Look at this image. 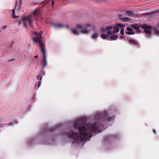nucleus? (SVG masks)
I'll use <instances>...</instances> for the list:
<instances>
[{
  "mask_svg": "<svg viewBox=\"0 0 159 159\" xmlns=\"http://www.w3.org/2000/svg\"><path fill=\"white\" fill-rule=\"evenodd\" d=\"M142 27L143 29L145 30L149 29L148 27L146 24L143 25Z\"/></svg>",
  "mask_w": 159,
  "mask_h": 159,
  "instance_id": "f3484780",
  "label": "nucleus"
},
{
  "mask_svg": "<svg viewBox=\"0 0 159 159\" xmlns=\"http://www.w3.org/2000/svg\"><path fill=\"white\" fill-rule=\"evenodd\" d=\"M79 135L74 133H71L69 137L76 140L78 142H83L85 141H89L91 137V129L87 125H84L81 124L79 126Z\"/></svg>",
  "mask_w": 159,
  "mask_h": 159,
  "instance_id": "f257e3e1",
  "label": "nucleus"
},
{
  "mask_svg": "<svg viewBox=\"0 0 159 159\" xmlns=\"http://www.w3.org/2000/svg\"><path fill=\"white\" fill-rule=\"evenodd\" d=\"M39 76H38L37 77L38 79H39Z\"/></svg>",
  "mask_w": 159,
  "mask_h": 159,
  "instance_id": "473e14b6",
  "label": "nucleus"
},
{
  "mask_svg": "<svg viewBox=\"0 0 159 159\" xmlns=\"http://www.w3.org/2000/svg\"><path fill=\"white\" fill-rule=\"evenodd\" d=\"M12 11H13V13L12 15V16L13 18H15L16 17V16H15V11L14 9H12Z\"/></svg>",
  "mask_w": 159,
  "mask_h": 159,
  "instance_id": "a211bd4d",
  "label": "nucleus"
},
{
  "mask_svg": "<svg viewBox=\"0 0 159 159\" xmlns=\"http://www.w3.org/2000/svg\"><path fill=\"white\" fill-rule=\"evenodd\" d=\"M120 34H121V35H123L124 34V30L123 29V28H121L120 30Z\"/></svg>",
  "mask_w": 159,
  "mask_h": 159,
  "instance_id": "aec40b11",
  "label": "nucleus"
},
{
  "mask_svg": "<svg viewBox=\"0 0 159 159\" xmlns=\"http://www.w3.org/2000/svg\"><path fill=\"white\" fill-rule=\"evenodd\" d=\"M52 26L55 29L61 28L63 27V25L61 24H52Z\"/></svg>",
  "mask_w": 159,
  "mask_h": 159,
  "instance_id": "6e6552de",
  "label": "nucleus"
},
{
  "mask_svg": "<svg viewBox=\"0 0 159 159\" xmlns=\"http://www.w3.org/2000/svg\"><path fill=\"white\" fill-rule=\"evenodd\" d=\"M118 36L117 35H111L110 37V39L111 40H116L118 38Z\"/></svg>",
  "mask_w": 159,
  "mask_h": 159,
  "instance_id": "f8f14e48",
  "label": "nucleus"
},
{
  "mask_svg": "<svg viewBox=\"0 0 159 159\" xmlns=\"http://www.w3.org/2000/svg\"><path fill=\"white\" fill-rule=\"evenodd\" d=\"M129 42L132 45H137L138 43L134 39H129L128 40Z\"/></svg>",
  "mask_w": 159,
  "mask_h": 159,
  "instance_id": "1a4fd4ad",
  "label": "nucleus"
},
{
  "mask_svg": "<svg viewBox=\"0 0 159 159\" xmlns=\"http://www.w3.org/2000/svg\"><path fill=\"white\" fill-rule=\"evenodd\" d=\"M42 79V76H41V77H40V80H41Z\"/></svg>",
  "mask_w": 159,
  "mask_h": 159,
  "instance_id": "c756f323",
  "label": "nucleus"
},
{
  "mask_svg": "<svg viewBox=\"0 0 159 159\" xmlns=\"http://www.w3.org/2000/svg\"><path fill=\"white\" fill-rule=\"evenodd\" d=\"M89 31L87 30L86 29H85L81 31V32L83 34H89Z\"/></svg>",
  "mask_w": 159,
  "mask_h": 159,
  "instance_id": "ddd939ff",
  "label": "nucleus"
},
{
  "mask_svg": "<svg viewBox=\"0 0 159 159\" xmlns=\"http://www.w3.org/2000/svg\"><path fill=\"white\" fill-rule=\"evenodd\" d=\"M41 81H39L38 82V88H39V87H40V85H41Z\"/></svg>",
  "mask_w": 159,
  "mask_h": 159,
  "instance_id": "4be33fe9",
  "label": "nucleus"
},
{
  "mask_svg": "<svg viewBox=\"0 0 159 159\" xmlns=\"http://www.w3.org/2000/svg\"><path fill=\"white\" fill-rule=\"evenodd\" d=\"M100 36L102 38L104 39H106L108 37V36L107 35L103 34H102Z\"/></svg>",
  "mask_w": 159,
  "mask_h": 159,
  "instance_id": "dca6fc26",
  "label": "nucleus"
},
{
  "mask_svg": "<svg viewBox=\"0 0 159 159\" xmlns=\"http://www.w3.org/2000/svg\"><path fill=\"white\" fill-rule=\"evenodd\" d=\"M101 30L103 32H104V31H105L106 30V29H103V28H102L101 29Z\"/></svg>",
  "mask_w": 159,
  "mask_h": 159,
  "instance_id": "5701e85b",
  "label": "nucleus"
},
{
  "mask_svg": "<svg viewBox=\"0 0 159 159\" xmlns=\"http://www.w3.org/2000/svg\"><path fill=\"white\" fill-rule=\"evenodd\" d=\"M52 5H53V4H54V1H52Z\"/></svg>",
  "mask_w": 159,
  "mask_h": 159,
  "instance_id": "2f4dec72",
  "label": "nucleus"
},
{
  "mask_svg": "<svg viewBox=\"0 0 159 159\" xmlns=\"http://www.w3.org/2000/svg\"><path fill=\"white\" fill-rule=\"evenodd\" d=\"M71 31L73 33L75 34L78 35L79 34V33L76 30H71Z\"/></svg>",
  "mask_w": 159,
  "mask_h": 159,
  "instance_id": "6ab92c4d",
  "label": "nucleus"
},
{
  "mask_svg": "<svg viewBox=\"0 0 159 159\" xmlns=\"http://www.w3.org/2000/svg\"><path fill=\"white\" fill-rule=\"evenodd\" d=\"M42 34V33L41 32V33H40L39 34L40 35H41Z\"/></svg>",
  "mask_w": 159,
  "mask_h": 159,
  "instance_id": "7c9ffc66",
  "label": "nucleus"
},
{
  "mask_svg": "<svg viewBox=\"0 0 159 159\" xmlns=\"http://www.w3.org/2000/svg\"><path fill=\"white\" fill-rule=\"evenodd\" d=\"M124 36H120V38H124Z\"/></svg>",
  "mask_w": 159,
  "mask_h": 159,
  "instance_id": "cd10ccee",
  "label": "nucleus"
},
{
  "mask_svg": "<svg viewBox=\"0 0 159 159\" xmlns=\"http://www.w3.org/2000/svg\"><path fill=\"white\" fill-rule=\"evenodd\" d=\"M107 31V34L108 35H112L114 34V31L113 30V26L111 25L107 26L106 28Z\"/></svg>",
  "mask_w": 159,
  "mask_h": 159,
  "instance_id": "39448f33",
  "label": "nucleus"
},
{
  "mask_svg": "<svg viewBox=\"0 0 159 159\" xmlns=\"http://www.w3.org/2000/svg\"><path fill=\"white\" fill-rule=\"evenodd\" d=\"M157 26L158 28H159V23L157 25Z\"/></svg>",
  "mask_w": 159,
  "mask_h": 159,
  "instance_id": "c85d7f7f",
  "label": "nucleus"
},
{
  "mask_svg": "<svg viewBox=\"0 0 159 159\" xmlns=\"http://www.w3.org/2000/svg\"><path fill=\"white\" fill-rule=\"evenodd\" d=\"M126 13H131V14H132V13L131 12V11H127L126 12Z\"/></svg>",
  "mask_w": 159,
  "mask_h": 159,
  "instance_id": "b1692460",
  "label": "nucleus"
},
{
  "mask_svg": "<svg viewBox=\"0 0 159 159\" xmlns=\"http://www.w3.org/2000/svg\"><path fill=\"white\" fill-rule=\"evenodd\" d=\"M98 36V34L96 33H95L92 35V38L93 39H96L97 38Z\"/></svg>",
  "mask_w": 159,
  "mask_h": 159,
  "instance_id": "2eb2a0df",
  "label": "nucleus"
},
{
  "mask_svg": "<svg viewBox=\"0 0 159 159\" xmlns=\"http://www.w3.org/2000/svg\"><path fill=\"white\" fill-rule=\"evenodd\" d=\"M66 27L67 28H69V26L68 25H66Z\"/></svg>",
  "mask_w": 159,
  "mask_h": 159,
  "instance_id": "a878e982",
  "label": "nucleus"
},
{
  "mask_svg": "<svg viewBox=\"0 0 159 159\" xmlns=\"http://www.w3.org/2000/svg\"><path fill=\"white\" fill-rule=\"evenodd\" d=\"M86 27H90L91 30H93L95 28V27L94 25H91L89 24H87L86 25Z\"/></svg>",
  "mask_w": 159,
  "mask_h": 159,
  "instance_id": "4468645a",
  "label": "nucleus"
},
{
  "mask_svg": "<svg viewBox=\"0 0 159 159\" xmlns=\"http://www.w3.org/2000/svg\"><path fill=\"white\" fill-rule=\"evenodd\" d=\"M118 16L119 17L120 19L122 21H126L130 20V19L127 17L120 18V17L122 16V15H119Z\"/></svg>",
  "mask_w": 159,
  "mask_h": 159,
  "instance_id": "9d476101",
  "label": "nucleus"
},
{
  "mask_svg": "<svg viewBox=\"0 0 159 159\" xmlns=\"http://www.w3.org/2000/svg\"><path fill=\"white\" fill-rule=\"evenodd\" d=\"M1 32V30H0V32Z\"/></svg>",
  "mask_w": 159,
  "mask_h": 159,
  "instance_id": "72a5a7b5",
  "label": "nucleus"
},
{
  "mask_svg": "<svg viewBox=\"0 0 159 159\" xmlns=\"http://www.w3.org/2000/svg\"><path fill=\"white\" fill-rule=\"evenodd\" d=\"M77 28H80L81 29L83 28V26L81 25H77L76 26Z\"/></svg>",
  "mask_w": 159,
  "mask_h": 159,
  "instance_id": "412c9836",
  "label": "nucleus"
},
{
  "mask_svg": "<svg viewBox=\"0 0 159 159\" xmlns=\"http://www.w3.org/2000/svg\"><path fill=\"white\" fill-rule=\"evenodd\" d=\"M38 57V56H34V57L35 58H37Z\"/></svg>",
  "mask_w": 159,
  "mask_h": 159,
  "instance_id": "bb28decb",
  "label": "nucleus"
},
{
  "mask_svg": "<svg viewBox=\"0 0 159 159\" xmlns=\"http://www.w3.org/2000/svg\"><path fill=\"white\" fill-rule=\"evenodd\" d=\"M130 27L136 30H138L139 28V26L137 24H132L130 25Z\"/></svg>",
  "mask_w": 159,
  "mask_h": 159,
  "instance_id": "9b49d317",
  "label": "nucleus"
},
{
  "mask_svg": "<svg viewBox=\"0 0 159 159\" xmlns=\"http://www.w3.org/2000/svg\"><path fill=\"white\" fill-rule=\"evenodd\" d=\"M34 34H38V33L37 32H35L34 33Z\"/></svg>",
  "mask_w": 159,
  "mask_h": 159,
  "instance_id": "393cba45",
  "label": "nucleus"
},
{
  "mask_svg": "<svg viewBox=\"0 0 159 159\" xmlns=\"http://www.w3.org/2000/svg\"><path fill=\"white\" fill-rule=\"evenodd\" d=\"M39 11V8H36L34 10L32 11V13L30 14L26 17H25L23 18L22 20L23 21L24 26L27 28V23L28 22L30 26H31V25L32 23V15H37L38 14Z\"/></svg>",
  "mask_w": 159,
  "mask_h": 159,
  "instance_id": "f03ea898",
  "label": "nucleus"
},
{
  "mask_svg": "<svg viewBox=\"0 0 159 159\" xmlns=\"http://www.w3.org/2000/svg\"><path fill=\"white\" fill-rule=\"evenodd\" d=\"M128 32H126V33L128 34L132 35L134 34V32L133 30L129 27H128L126 28Z\"/></svg>",
  "mask_w": 159,
  "mask_h": 159,
  "instance_id": "423d86ee",
  "label": "nucleus"
},
{
  "mask_svg": "<svg viewBox=\"0 0 159 159\" xmlns=\"http://www.w3.org/2000/svg\"><path fill=\"white\" fill-rule=\"evenodd\" d=\"M33 40L35 42H39L40 43V44L41 43H43V45H44V43L41 42V39H42V37L41 36H40V37H39L38 38H34L33 39Z\"/></svg>",
  "mask_w": 159,
  "mask_h": 159,
  "instance_id": "0eeeda50",
  "label": "nucleus"
},
{
  "mask_svg": "<svg viewBox=\"0 0 159 159\" xmlns=\"http://www.w3.org/2000/svg\"><path fill=\"white\" fill-rule=\"evenodd\" d=\"M40 47H41V52H43V54L44 61V65L43 67H44L47 66L46 57V54L45 53V48L44 47L43 44V43H40Z\"/></svg>",
  "mask_w": 159,
  "mask_h": 159,
  "instance_id": "7ed1b4c3",
  "label": "nucleus"
},
{
  "mask_svg": "<svg viewBox=\"0 0 159 159\" xmlns=\"http://www.w3.org/2000/svg\"><path fill=\"white\" fill-rule=\"evenodd\" d=\"M125 25L120 24H116L114 27H113V31L114 34L119 32L120 27H124Z\"/></svg>",
  "mask_w": 159,
  "mask_h": 159,
  "instance_id": "20e7f679",
  "label": "nucleus"
}]
</instances>
